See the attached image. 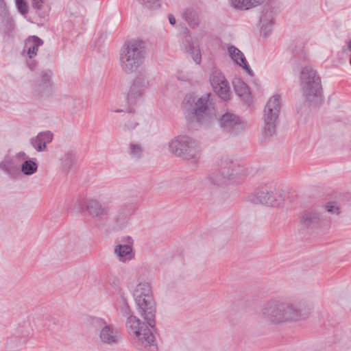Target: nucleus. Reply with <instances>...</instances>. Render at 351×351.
I'll return each mask as SVG.
<instances>
[{"label": "nucleus", "mask_w": 351, "mask_h": 351, "mask_svg": "<svg viewBox=\"0 0 351 351\" xmlns=\"http://www.w3.org/2000/svg\"><path fill=\"white\" fill-rule=\"evenodd\" d=\"M261 23V32L264 36H268L271 32L274 22L272 12L267 10H264L260 19Z\"/></svg>", "instance_id": "obj_20"}, {"label": "nucleus", "mask_w": 351, "mask_h": 351, "mask_svg": "<svg viewBox=\"0 0 351 351\" xmlns=\"http://www.w3.org/2000/svg\"><path fill=\"white\" fill-rule=\"evenodd\" d=\"M144 152L143 145L136 142H132L130 144V155L134 158H140Z\"/></svg>", "instance_id": "obj_29"}, {"label": "nucleus", "mask_w": 351, "mask_h": 351, "mask_svg": "<svg viewBox=\"0 0 351 351\" xmlns=\"http://www.w3.org/2000/svg\"><path fill=\"white\" fill-rule=\"evenodd\" d=\"M84 206L88 215L95 218L101 219L110 213V207L93 198L85 200Z\"/></svg>", "instance_id": "obj_16"}, {"label": "nucleus", "mask_w": 351, "mask_h": 351, "mask_svg": "<svg viewBox=\"0 0 351 351\" xmlns=\"http://www.w3.org/2000/svg\"><path fill=\"white\" fill-rule=\"evenodd\" d=\"M144 45L141 41L130 40L121 47L119 55V64L126 74L136 72L144 59Z\"/></svg>", "instance_id": "obj_4"}, {"label": "nucleus", "mask_w": 351, "mask_h": 351, "mask_svg": "<svg viewBox=\"0 0 351 351\" xmlns=\"http://www.w3.org/2000/svg\"><path fill=\"white\" fill-rule=\"evenodd\" d=\"M339 207L334 204H328L326 206L324 210H308L305 211L301 216L300 224L306 228L313 229L328 225L330 219L326 213L332 214L339 213Z\"/></svg>", "instance_id": "obj_10"}, {"label": "nucleus", "mask_w": 351, "mask_h": 351, "mask_svg": "<svg viewBox=\"0 0 351 351\" xmlns=\"http://www.w3.org/2000/svg\"><path fill=\"white\" fill-rule=\"evenodd\" d=\"M30 144L38 152H44L47 149L45 143L43 142L42 138L38 135L30 139Z\"/></svg>", "instance_id": "obj_30"}, {"label": "nucleus", "mask_w": 351, "mask_h": 351, "mask_svg": "<svg viewBox=\"0 0 351 351\" xmlns=\"http://www.w3.org/2000/svg\"><path fill=\"white\" fill-rule=\"evenodd\" d=\"M44 0H32V5L36 10H40L43 8Z\"/></svg>", "instance_id": "obj_36"}, {"label": "nucleus", "mask_w": 351, "mask_h": 351, "mask_svg": "<svg viewBox=\"0 0 351 351\" xmlns=\"http://www.w3.org/2000/svg\"><path fill=\"white\" fill-rule=\"evenodd\" d=\"M232 85L235 93L245 102L249 103L251 101V94L248 86L240 78H234L232 80Z\"/></svg>", "instance_id": "obj_19"}, {"label": "nucleus", "mask_w": 351, "mask_h": 351, "mask_svg": "<svg viewBox=\"0 0 351 351\" xmlns=\"http://www.w3.org/2000/svg\"><path fill=\"white\" fill-rule=\"evenodd\" d=\"M11 161L10 160H5L0 163V168L6 173L10 172Z\"/></svg>", "instance_id": "obj_35"}, {"label": "nucleus", "mask_w": 351, "mask_h": 351, "mask_svg": "<svg viewBox=\"0 0 351 351\" xmlns=\"http://www.w3.org/2000/svg\"><path fill=\"white\" fill-rule=\"evenodd\" d=\"M350 64H351V58L350 59Z\"/></svg>", "instance_id": "obj_42"}, {"label": "nucleus", "mask_w": 351, "mask_h": 351, "mask_svg": "<svg viewBox=\"0 0 351 351\" xmlns=\"http://www.w3.org/2000/svg\"><path fill=\"white\" fill-rule=\"evenodd\" d=\"M169 150L177 157L196 162L200 158L201 149L199 144L192 137L179 135L169 143Z\"/></svg>", "instance_id": "obj_6"}, {"label": "nucleus", "mask_w": 351, "mask_h": 351, "mask_svg": "<svg viewBox=\"0 0 351 351\" xmlns=\"http://www.w3.org/2000/svg\"><path fill=\"white\" fill-rule=\"evenodd\" d=\"M254 204H266L277 206L284 200L283 191L274 184L261 186L247 197Z\"/></svg>", "instance_id": "obj_8"}, {"label": "nucleus", "mask_w": 351, "mask_h": 351, "mask_svg": "<svg viewBox=\"0 0 351 351\" xmlns=\"http://www.w3.org/2000/svg\"><path fill=\"white\" fill-rule=\"evenodd\" d=\"M38 164L34 158L26 160L21 166V171L25 176H32L37 171Z\"/></svg>", "instance_id": "obj_24"}, {"label": "nucleus", "mask_w": 351, "mask_h": 351, "mask_svg": "<svg viewBox=\"0 0 351 351\" xmlns=\"http://www.w3.org/2000/svg\"><path fill=\"white\" fill-rule=\"evenodd\" d=\"M230 56L240 66L243 67L246 72L251 76L253 75V71L250 69L245 59L244 54L236 47L232 45L228 48Z\"/></svg>", "instance_id": "obj_18"}, {"label": "nucleus", "mask_w": 351, "mask_h": 351, "mask_svg": "<svg viewBox=\"0 0 351 351\" xmlns=\"http://www.w3.org/2000/svg\"><path fill=\"white\" fill-rule=\"evenodd\" d=\"M210 93H206L199 97L191 109L192 121L199 123H209L216 117V112L210 99Z\"/></svg>", "instance_id": "obj_11"}, {"label": "nucleus", "mask_w": 351, "mask_h": 351, "mask_svg": "<svg viewBox=\"0 0 351 351\" xmlns=\"http://www.w3.org/2000/svg\"><path fill=\"white\" fill-rule=\"evenodd\" d=\"M220 173L223 178L230 180L236 175V165L228 158H223L220 162Z\"/></svg>", "instance_id": "obj_21"}, {"label": "nucleus", "mask_w": 351, "mask_h": 351, "mask_svg": "<svg viewBox=\"0 0 351 351\" xmlns=\"http://www.w3.org/2000/svg\"><path fill=\"white\" fill-rule=\"evenodd\" d=\"M18 10L22 14H26L28 11V6L25 0H15Z\"/></svg>", "instance_id": "obj_33"}, {"label": "nucleus", "mask_w": 351, "mask_h": 351, "mask_svg": "<svg viewBox=\"0 0 351 351\" xmlns=\"http://www.w3.org/2000/svg\"><path fill=\"white\" fill-rule=\"evenodd\" d=\"M115 306L119 314L128 317L125 327L130 335L134 337L142 347L155 351L157 346L155 336L149 328L151 327L147 322H141L137 317L132 314V310L124 295H121Z\"/></svg>", "instance_id": "obj_1"}, {"label": "nucleus", "mask_w": 351, "mask_h": 351, "mask_svg": "<svg viewBox=\"0 0 351 351\" xmlns=\"http://www.w3.org/2000/svg\"><path fill=\"white\" fill-rule=\"evenodd\" d=\"M191 50V58L196 64H199L202 60L200 49L199 48L193 47Z\"/></svg>", "instance_id": "obj_34"}, {"label": "nucleus", "mask_w": 351, "mask_h": 351, "mask_svg": "<svg viewBox=\"0 0 351 351\" xmlns=\"http://www.w3.org/2000/svg\"><path fill=\"white\" fill-rule=\"evenodd\" d=\"M90 324L95 328H99V341L101 345L108 346H117L121 341V330L106 319L93 317L89 319Z\"/></svg>", "instance_id": "obj_9"}, {"label": "nucleus", "mask_w": 351, "mask_h": 351, "mask_svg": "<svg viewBox=\"0 0 351 351\" xmlns=\"http://www.w3.org/2000/svg\"><path fill=\"white\" fill-rule=\"evenodd\" d=\"M122 111H123L122 110H116L115 112H122Z\"/></svg>", "instance_id": "obj_41"}, {"label": "nucleus", "mask_w": 351, "mask_h": 351, "mask_svg": "<svg viewBox=\"0 0 351 351\" xmlns=\"http://www.w3.org/2000/svg\"><path fill=\"white\" fill-rule=\"evenodd\" d=\"M144 92L140 90L139 88L134 89V86H131L128 95V103L131 105H135L138 101H141L144 97Z\"/></svg>", "instance_id": "obj_25"}, {"label": "nucleus", "mask_w": 351, "mask_h": 351, "mask_svg": "<svg viewBox=\"0 0 351 351\" xmlns=\"http://www.w3.org/2000/svg\"><path fill=\"white\" fill-rule=\"evenodd\" d=\"M51 74L43 73L40 79L35 82L32 86V94L37 99L49 97L52 93V84L51 82Z\"/></svg>", "instance_id": "obj_14"}, {"label": "nucleus", "mask_w": 351, "mask_h": 351, "mask_svg": "<svg viewBox=\"0 0 351 351\" xmlns=\"http://www.w3.org/2000/svg\"><path fill=\"white\" fill-rule=\"evenodd\" d=\"M261 316L270 324H282L300 320L302 310L294 304L280 299H272L263 306Z\"/></svg>", "instance_id": "obj_2"}, {"label": "nucleus", "mask_w": 351, "mask_h": 351, "mask_svg": "<svg viewBox=\"0 0 351 351\" xmlns=\"http://www.w3.org/2000/svg\"><path fill=\"white\" fill-rule=\"evenodd\" d=\"M281 108L280 96L274 95L267 102L263 115L262 138L266 140L276 133V122Z\"/></svg>", "instance_id": "obj_7"}, {"label": "nucleus", "mask_w": 351, "mask_h": 351, "mask_svg": "<svg viewBox=\"0 0 351 351\" xmlns=\"http://www.w3.org/2000/svg\"><path fill=\"white\" fill-rule=\"evenodd\" d=\"M219 127L227 132L237 134L245 128L244 122L236 114L226 112L218 119Z\"/></svg>", "instance_id": "obj_12"}, {"label": "nucleus", "mask_w": 351, "mask_h": 351, "mask_svg": "<svg viewBox=\"0 0 351 351\" xmlns=\"http://www.w3.org/2000/svg\"><path fill=\"white\" fill-rule=\"evenodd\" d=\"M134 208L132 205H123L117 211L114 220L115 227L118 229L125 227L133 215Z\"/></svg>", "instance_id": "obj_17"}, {"label": "nucleus", "mask_w": 351, "mask_h": 351, "mask_svg": "<svg viewBox=\"0 0 351 351\" xmlns=\"http://www.w3.org/2000/svg\"><path fill=\"white\" fill-rule=\"evenodd\" d=\"M40 138H42L43 142L45 143V145L47 146V144L51 143L53 139V134L50 131L41 132L37 134Z\"/></svg>", "instance_id": "obj_32"}, {"label": "nucleus", "mask_w": 351, "mask_h": 351, "mask_svg": "<svg viewBox=\"0 0 351 351\" xmlns=\"http://www.w3.org/2000/svg\"><path fill=\"white\" fill-rule=\"evenodd\" d=\"M151 84V81L147 77L141 75L136 77L132 84V86H134V89L139 88L140 90H142L145 93V90L149 88Z\"/></svg>", "instance_id": "obj_26"}, {"label": "nucleus", "mask_w": 351, "mask_h": 351, "mask_svg": "<svg viewBox=\"0 0 351 351\" xmlns=\"http://www.w3.org/2000/svg\"><path fill=\"white\" fill-rule=\"evenodd\" d=\"M137 125H138V123L136 121H132V122L130 121L125 124V127L127 130H130L134 129Z\"/></svg>", "instance_id": "obj_38"}, {"label": "nucleus", "mask_w": 351, "mask_h": 351, "mask_svg": "<svg viewBox=\"0 0 351 351\" xmlns=\"http://www.w3.org/2000/svg\"><path fill=\"white\" fill-rule=\"evenodd\" d=\"M138 314L154 328L155 325L156 304L149 282L138 283L133 293Z\"/></svg>", "instance_id": "obj_3"}, {"label": "nucleus", "mask_w": 351, "mask_h": 351, "mask_svg": "<svg viewBox=\"0 0 351 351\" xmlns=\"http://www.w3.org/2000/svg\"><path fill=\"white\" fill-rule=\"evenodd\" d=\"M16 157L18 160H29V156L24 152H19L16 154Z\"/></svg>", "instance_id": "obj_37"}, {"label": "nucleus", "mask_w": 351, "mask_h": 351, "mask_svg": "<svg viewBox=\"0 0 351 351\" xmlns=\"http://www.w3.org/2000/svg\"><path fill=\"white\" fill-rule=\"evenodd\" d=\"M76 158L75 154L71 152L65 153L62 158V166L66 171L70 170L75 163Z\"/></svg>", "instance_id": "obj_27"}, {"label": "nucleus", "mask_w": 351, "mask_h": 351, "mask_svg": "<svg viewBox=\"0 0 351 351\" xmlns=\"http://www.w3.org/2000/svg\"><path fill=\"white\" fill-rule=\"evenodd\" d=\"M184 16L191 27L195 28L198 25L199 19L195 11L191 9L186 10L184 13Z\"/></svg>", "instance_id": "obj_28"}, {"label": "nucleus", "mask_w": 351, "mask_h": 351, "mask_svg": "<svg viewBox=\"0 0 351 351\" xmlns=\"http://www.w3.org/2000/svg\"><path fill=\"white\" fill-rule=\"evenodd\" d=\"M348 49L351 51V40L348 43Z\"/></svg>", "instance_id": "obj_40"}, {"label": "nucleus", "mask_w": 351, "mask_h": 351, "mask_svg": "<svg viewBox=\"0 0 351 351\" xmlns=\"http://www.w3.org/2000/svg\"><path fill=\"white\" fill-rule=\"evenodd\" d=\"M300 86L305 100L311 104L322 101L321 80L317 71L311 66H305L300 72Z\"/></svg>", "instance_id": "obj_5"}, {"label": "nucleus", "mask_w": 351, "mask_h": 351, "mask_svg": "<svg viewBox=\"0 0 351 351\" xmlns=\"http://www.w3.org/2000/svg\"><path fill=\"white\" fill-rule=\"evenodd\" d=\"M114 253L121 261L131 260L133 257L132 248L128 244H119L114 247Z\"/></svg>", "instance_id": "obj_23"}, {"label": "nucleus", "mask_w": 351, "mask_h": 351, "mask_svg": "<svg viewBox=\"0 0 351 351\" xmlns=\"http://www.w3.org/2000/svg\"><path fill=\"white\" fill-rule=\"evenodd\" d=\"M211 86L216 94L223 100L230 98V90L228 82L219 70L213 71L210 76Z\"/></svg>", "instance_id": "obj_13"}, {"label": "nucleus", "mask_w": 351, "mask_h": 351, "mask_svg": "<svg viewBox=\"0 0 351 351\" xmlns=\"http://www.w3.org/2000/svg\"><path fill=\"white\" fill-rule=\"evenodd\" d=\"M43 45V40L36 36L28 37L25 41L23 53H27L29 61L27 64L31 71H34L37 67V62L33 60L37 56L38 48Z\"/></svg>", "instance_id": "obj_15"}, {"label": "nucleus", "mask_w": 351, "mask_h": 351, "mask_svg": "<svg viewBox=\"0 0 351 351\" xmlns=\"http://www.w3.org/2000/svg\"><path fill=\"white\" fill-rule=\"evenodd\" d=\"M263 2L264 0H230V5L237 10H249Z\"/></svg>", "instance_id": "obj_22"}, {"label": "nucleus", "mask_w": 351, "mask_h": 351, "mask_svg": "<svg viewBox=\"0 0 351 351\" xmlns=\"http://www.w3.org/2000/svg\"><path fill=\"white\" fill-rule=\"evenodd\" d=\"M141 4L149 8H157L160 6V0H137Z\"/></svg>", "instance_id": "obj_31"}, {"label": "nucleus", "mask_w": 351, "mask_h": 351, "mask_svg": "<svg viewBox=\"0 0 351 351\" xmlns=\"http://www.w3.org/2000/svg\"><path fill=\"white\" fill-rule=\"evenodd\" d=\"M169 21L171 25H175L176 23V19L172 14L169 15Z\"/></svg>", "instance_id": "obj_39"}]
</instances>
